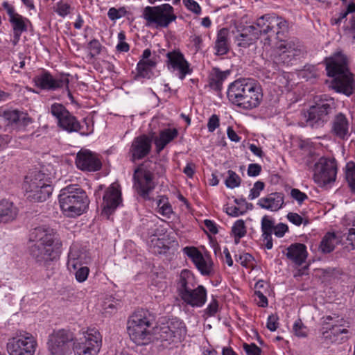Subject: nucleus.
Instances as JSON below:
<instances>
[{
    "instance_id": "obj_1",
    "label": "nucleus",
    "mask_w": 355,
    "mask_h": 355,
    "mask_svg": "<svg viewBox=\"0 0 355 355\" xmlns=\"http://www.w3.org/2000/svg\"><path fill=\"white\" fill-rule=\"evenodd\" d=\"M338 104L327 94L316 96L313 103L304 113L306 123L313 128H320L329 121L330 134L346 141L351 136L352 119L347 112H336Z\"/></svg>"
},
{
    "instance_id": "obj_2",
    "label": "nucleus",
    "mask_w": 355,
    "mask_h": 355,
    "mask_svg": "<svg viewBox=\"0 0 355 355\" xmlns=\"http://www.w3.org/2000/svg\"><path fill=\"white\" fill-rule=\"evenodd\" d=\"M30 241L37 242L31 247L30 254L37 263L48 265L59 258L62 243L53 229L46 226L35 227L31 232Z\"/></svg>"
},
{
    "instance_id": "obj_3",
    "label": "nucleus",
    "mask_w": 355,
    "mask_h": 355,
    "mask_svg": "<svg viewBox=\"0 0 355 355\" xmlns=\"http://www.w3.org/2000/svg\"><path fill=\"white\" fill-rule=\"evenodd\" d=\"M227 96L234 105L250 110L260 105L263 92L261 85L255 80L240 78L229 85Z\"/></svg>"
},
{
    "instance_id": "obj_4",
    "label": "nucleus",
    "mask_w": 355,
    "mask_h": 355,
    "mask_svg": "<svg viewBox=\"0 0 355 355\" xmlns=\"http://www.w3.org/2000/svg\"><path fill=\"white\" fill-rule=\"evenodd\" d=\"M327 75L334 77L332 88L338 93L347 96L355 91V80L349 71L347 57L341 52H337L325 59Z\"/></svg>"
},
{
    "instance_id": "obj_5",
    "label": "nucleus",
    "mask_w": 355,
    "mask_h": 355,
    "mask_svg": "<svg viewBox=\"0 0 355 355\" xmlns=\"http://www.w3.org/2000/svg\"><path fill=\"white\" fill-rule=\"evenodd\" d=\"M58 202L62 213L71 218L85 212L89 204L86 192L76 184L62 188L58 196Z\"/></svg>"
},
{
    "instance_id": "obj_6",
    "label": "nucleus",
    "mask_w": 355,
    "mask_h": 355,
    "mask_svg": "<svg viewBox=\"0 0 355 355\" xmlns=\"http://www.w3.org/2000/svg\"><path fill=\"white\" fill-rule=\"evenodd\" d=\"M152 318L148 311H135L128 322V332L131 340L139 345L148 344L150 340Z\"/></svg>"
},
{
    "instance_id": "obj_7",
    "label": "nucleus",
    "mask_w": 355,
    "mask_h": 355,
    "mask_svg": "<svg viewBox=\"0 0 355 355\" xmlns=\"http://www.w3.org/2000/svg\"><path fill=\"white\" fill-rule=\"evenodd\" d=\"M155 334L156 339L160 341L162 346L168 347L170 345L180 343L184 338L187 327L182 320L173 318L166 325L158 328Z\"/></svg>"
},
{
    "instance_id": "obj_8",
    "label": "nucleus",
    "mask_w": 355,
    "mask_h": 355,
    "mask_svg": "<svg viewBox=\"0 0 355 355\" xmlns=\"http://www.w3.org/2000/svg\"><path fill=\"white\" fill-rule=\"evenodd\" d=\"M142 17L148 25H155L157 28H166L176 19L174 9L168 3L145 7L142 12Z\"/></svg>"
},
{
    "instance_id": "obj_9",
    "label": "nucleus",
    "mask_w": 355,
    "mask_h": 355,
    "mask_svg": "<svg viewBox=\"0 0 355 355\" xmlns=\"http://www.w3.org/2000/svg\"><path fill=\"white\" fill-rule=\"evenodd\" d=\"M254 25L258 30L259 37L261 35H268V37L276 35L277 40H281V36L287 32L288 28L287 21L274 14H267L260 17Z\"/></svg>"
},
{
    "instance_id": "obj_10",
    "label": "nucleus",
    "mask_w": 355,
    "mask_h": 355,
    "mask_svg": "<svg viewBox=\"0 0 355 355\" xmlns=\"http://www.w3.org/2000/svg\"><path fill=\"white\" fill-rule=\"evenodd\" d=\"M102 346V336L96 328L83 332V337L74 343L75 355H97Z\"/></svg>"
},
{
    "instance_id": "obj_11",
    "label": "nucleus",
    "mask_w": 355,
    "mask_h": 355,
    "mask_svg": "<svg viewBox=\"0 0 355 355\" xmlns=\"http://www.w3.org/2000/svg\"><path fill=\"white\" fill-rule=\"evenodd\" d=\"M37 347L35 338L28 332L9 338L6 344L9 355H34Z\"/></svg>"
},
{
    "instance_id": "obj_12",
    "label": "nucleus",
    "mask_w": 355,
    "mask_h": 355,
    "mask_svg": "<svg viewBox=\"0 0 355 355\" xmlns=\"http://www.w3.org/2000/svg\"><path fill=\"white\" fill-rule=\"evenodd\" d=\"M302 52V46L297 40H280L274 49L271 58L277 64H288Z\"/></svg>"
},
{
    "instance_id": "obj_13",
    "label": "nucleus",
    "mask_w": 355,
    "mask_h": 355,
    "mask_svg": "<svg viewBox=\"0 0 355 355\" xmlns=\"http://www.w3.org/2000/svg\"><path fill=\"white\" fill-rule=\"evenodd\" d=\"M313 180L320 187L336 180L337 166L334 159L320 157L314 166Z\"/></svg>"
},
{
    "instance_id": "obj_14",
    "label": "nucleus",
    "mask_w": 355,
    "mask_h": 355,
    "mask_svg": "<svg viewBox=\"0 0 355 355\" xmlns=\"http://www.w3.org/2000/svg\"><path fill=\"white\" fill-rule=\"evenodd\" d=\"M50 112L57 119L58 125L62 130L73 132H80L83 129L78 119L63 105L57 103L52 104Z\"/></svg>"
},
{
    "instance_id": "obj_15",
    "label": "nucleus",
    "mask_w": 355,
    "mask_h": 355,
    "mask_svg": "<svg viewBox=\"0 0 355 355\" xmlns=\"http://www.w3.org/2000/svg\"><path fill=\"white\" fill-rule=\"evenodd\" d=\"M182 251L202 275L209 276L214 273V263L209 254H203L197 248L193 246H187L183 248Z\"/></svg>"
},
{
    "instance_id": "obj_16",
    "label": "nucleus",
    "mask_w": 355,
    "mask_h": 355,
    "mask_svg": "<svg viewBox=\"0 0 355 355\" xmlns=\"http://www.w3.org/2000/svg\"><path fill=\"white\" fill-rule=\"evenodd\" d=\"M167 67L169 71L175 73L180 79L184 80L187 75L192 73L190 64L185 59L184 55L180 51H171L166 54Z\"/></svg>"
},
{
    "instance_id": "obj_17",
    "label": "nucleus",
    "mask_w": 355,
    "mask_h": 355,
    "mask_svg": "<svg viewBox=\"0 0 355 355\" xmlns=\"http://www.w3.org/2000/svg\"><path fill=\"white\" fill-rule=\"evenodd\" d=\"M72 334L64 329L54 331L49 336V349L51 355H64L69 349V343L72 340Z\"/></svg>"
},
{
    "instance_id": "obj_18",
    "label": "nucleus",
    "mask_w": 355,
    "mask_h": 355,
    "mask_svg": "<svg viewBox=\"0 0 355 355\" xmlns=\"http://www.w3.org/2000/svg\"><path fill=\"white\" fill-rule=\"evenodd\" d=\"M152 149V140L146 135H142L135 137L130 146L128 155L132 162L141 160L147 157Z\"/></svg>"
},
{
    "instance_id": "obj_19",
    "label": "nucleus",
    "mask_w": 355,
    "mask_h": 355,
    "mask_svg": "<svg viewBox=\"0 0 355 355\" xmlns=\"http://www.w3.org/2000/svg\"><path fill=\"white\" fill-rule=\"evenodd\" d=\"M33 82L36 87L42 89L53 91L62 87L68 89L69 83L68 76L64 75L59 78H53L48 71H44L35 76L33 78Z\"/></svg>"
},
{
    "instance_id": "obj_20",
    "label": "nucleus",
    "mask_w": 355,
    "mask_h": 355,
    "mask_svg": "<svg viewBox=\"0 0 355 355\" xmlns=\"http://www.w3.org/2000/svg\"><path fill=\"white\" fill-rule=\"evenodd\" d=\"M0 120L5 122L7 125L16 130L24 129L32 120L27 113L17 110L1 109Z\"/></svg>"
},
{
    "instance_id": "obj_21",
    "label": "nucleus",
    "mask_w": 355,
    "mask_h": 355,
    "mask_svg": "<svg viewBox=\"0 0 355 355\" xmlns=\"http://www.w3.org/2000/svg\"><path fill=\"white\" fill-rule=\"evenodd\" d=\"M2 6L9 16V22L12 28L14 37L17 41H19L21 34L27 31L28 24L30 23V21L28 19L17 13L15 8L8 3V1H3Z\"/></svg>"
},
{
    "instance_id": "obj_22",
    "label": "nucleus",
    "mask_w": 355,
    "mask_h": 355,
    "mask_svg": "<svg viewBox=\"0 0 355 355\" xmlns=\"http://www.w3.org/2000/svg\"><path fill=\"white\" fill-rule=\"evenodd\" d=\"M75 162L77 168L83 171H97L102 166L98 155L87 149H81L77 153Z\"/></svg>"
},
{
    "instance_id": "obj_23",
    "label": "nucleus",
    "mask_w": 355,
    "mask_h": 355,
    "mask_svg": "<svg viewBox=\"0 0 355 355\" xmlns=\"http://www.w3.org/2000/svg\"><path fill=\"white\" fill-rule=\"evenodd\" d=\"M121 202V193L118 185L112 184L103 196L102 214L107 217L112 214Z\"/></svg>"
},
{
    "instance_id": "obj_24",
    "label": "nucleus",
    "mask_w": 355,
    "mask_h": 355,
    "mask_svg": "<svg viewBox=\"0 0 355 355\" xmlns=\"http://www.w3.org/2000/svg\"><path fill=\"white\" fill-rule=\"evenodd\" d=\"M207 290L202 286L199 285L196 288H190L184 291L180 296L182 300L192 307H202L207 301Z\"/></svg>"
},
{
    "instance_id": "obj_25",
    "label": "nucleus",
    "mask_w": 355,
    "mask_h": 355,
    "mask_svg": "<svg viewBox=\"0 0 355 355\" xmlns=\"http://www.w3.org/2000/svg\"><path fill=\"white\" fill-rule=\"evenodd\" d=\"M259 39V33L254 25L243 27L241 30H237L235 36L236 44L243 48H247Z\"/></svg>"
},
{
    "instance_id": "obj_26",
    "label": "nucleus",
    "mask_w": 355,
    "mask_h": 355,
    "mask_svg": "<svg viewBox=\"0 0 355 355\" xmlns=\"http://www.w3.org/2000/svg\"><path fill=\"white\" fill-rule=\"evenodd\" d=\"M153 179V173L149 170H144L142 177L135 184L137 193L146 200L150 199L149 195L155 189Z\"/></svg>"
},
{
    "instance_id": "obj_27",
    "label": "nucleus",
    "mask_w": 355,
    "mask_h": 355,
    "mask_svg": "<svg viewBox=\"0 0 355 355\" xmlns=\"http://www.w3.org/2000/svg\"><path fill=\"white\" fill-rule=\"evenodd\" d=\"M284 204V196L282 193H272L266 197L261 198L257 202L261 208L271 211L279 210Z\"/></svg>"
},
{
    "instance_id": "obj_28",
    "label": "nucleus",
    "mask_w": 355,
    "mask_h": 355,
    "mask_svg": "<svg viewBox=\"0 0 355 355\" xmlns=\"http://www.w3.org/2000/svg\"><path fill=\"white\" fill-rule=\"evenodd\" d=\"M38 186H41L42 187L52 186L51 180L49 175L40 171L35 170L26 176L24 188L29 187L36 189Z\"/></svg>"
},
{
    "instance_id": "obj_29",
    "label": "nucleus",
    "mask_w": 355,
    "mask_h": 355,
    "mask_svg": "<svg viewBox=\"0 0 355 355\" xmlns=\"http://www.w3.org/2000/svg\"><path fill=\"white\" fill-rule=\"evenodd\" d=\"M286 257L297 266L305 262L307 257L306 247L302 243H293L286 249Z\"/></svg>"
},
{
    "instance_id": "obj_30",
    "label": "nucleus",
    "mask_w": 355,
    "mask_h": 355,
    "mask_svg": "<svg viewBox=\"0 0 355 355\" xmlns=\"http://www.w3.org/2000/svg\"><path fill=\"white\" fill-rule=\"evenodd\" d=\"M214 49L216 55H225L230 51V40L227 28H223L217 32Z\"/></svg>"
},
{
    "instance_id": "obj_31",
    "label": "nucleus",
    "mask_w": 355,
    "mask_h": 355,
    "mask_svg": "<svg viewBox=\"0 0 355 355\" xmlns=\"http://www.w3.org/2000/svg\"><path fill=\"white\" fill-rule=\"evenodd\" d=\"M178 135V131L176 128H165L161 130L159 135L154 139L157 153L159 154Z\"/></svg>"
},
{
    "instance_id": "obj_32",
    "label": "nucleus",
    "mask_w": 355,
    "mask_h": 355,
    "mask_svg": "<svg viewBox=\"0 0 355 355\" xmlns=\"http://www.w3.org/2000/svg\"><path fill=\"white\" fill-rule=\"evenodd\" d=\"M274 227L275 220L271 216L265 215L262 217L261 221V236L268 250L272 249L273 246L272 234Z\"/></svg>"
},
{
    "instance_id": "obj_33",
    "label": "nucleus",
    "mask_w": 355,
    "mask_h": 355,
    "mask_svg": "<svg viewBox=\"0 0 355 355\" xmlns=\"http://www.w3.org/2000/svg\"><path fill=\"white\" fill-rule=\"evenodd\" d=\"M27 198L32 202H44L46 200L53 192V186L41 187L36 189L24 188Z\"/></svg>"
},
{
    "instance_id": "obj_34",
    "label": "nucleus",
    "mask_w": 355,
    "mask_h": 355,
    "mask_svg": "<svg viewBox=\"0 0 355 355\" xmlns=\"http://www.w3.org/2000/svg\"><path fill=\"white\" fill-rule=\"evenodd\" d=\"M84 253L77 245L70 247L67 263V269L70 272L83 266L84 263Z\"/></svg>"
},
{
    "instance_id": "obj_35",
    "label": "nucleus",
    "mask_w": 355,
    "mask_h": 355,
    "mask_svg": "<svg viewBox=\"0 0 355 355\" xmlns=\"http://www.w3.org/2000/svg\"><path fill=\"white\" fill-rule=\"evenodd\" d=\"M18 214V209L8 200H0V222L7 223L14 220Z\"/></svg>"
},
{
    "instance_id": "obj_36",
    "label": "nucleus",
    "mask_w": 355,
    "mask_h": 355,
    "mask_svg": "<svg viewBox=\"0 0 355 355\" xmlns=\"http://www.w3.org/2000/svg\"><path fill=\"white\" fill-rule=\"evenodd\" d=\"M340 241V238H339L335 232H328L322 238L319 250L323 254L330 253Z\"/></svg>"
},
{
    "instance_id": "obj_37",
    "label": "nucleus",
    "mask_w": 355,
    "mask_h": 355,
    "mask_svg": "<svg viewBox=\"0 0 355 355\" xmlns=\"http://www.w3.org/2000/svg\"><path fill=\"white\" fill-rule=\"evenodd\" d=\"M168 236L165 234L158 236L155 234L151 236L149 241L150 250L155 254H162L169 248Z\"/></svg>"
},
{
    "instance_id": "obj_38",
    "label": "nucleus",
    "mask_w": 355,
    "mask_h": 355,
    "mask_svg": "<svg viewBox=\"0 0 355 355\" xmlns=\"http://www.w3.org/2000/svg\"><path fill=\"white\" fill-rule=\"evenodd\" d=\"M194 277L189 270H182L180 274L177 283V288L180 296L184 291H188L193 287Z\"/></svg>"
},
{
    "instance_id": "obj_39",
    "label": "nucleus",
    "mask_w": 355,
    "mask_h": 355,
    "mask_svg": "<svg viewBox=\"0 0 355 355\" xmlns=\"http://www.w3.org/2000/svg\"><path fill=\"white\" fill-rule=\"evenodd\" d=\"M347 329L341 326H334L323 333L325 339L331 343H340L346 338Z\"/></svg>"
},
{
    "instance_id": "obj_40",
    "label": "nucleus",
    "mask_w": 355,
    "mask_h": 355,
    "mask_svg": "<svg viewBox=\"0 0 355 355\" xmlns=\"http://www.w3.org/2000/svg\"><path fill=\"white\" fill-rule=\"evenodd\" d=\"M156 66V62L153 60L139 61L137 65V76L144 78H150L153 75V69Z\"/></svg>"
},
{
    "instance_id": "obj_41",
    "label": "nucleus",
    "mask_w": 355,
    "mask_h": 355,
    "mask_svg": "<svg viewBox=\"0 0 355 355\" xmlns=\"http://www.w3.org/2000/svg\"><path fill=\"white\" fill-rule=\"evenodd\" d=\"M247 233L245 222L242 219L237 220L232 227V234L234 239V243L238 244L240 239Z\"/></svg>"
},
{
    "instance_id": "obj_42",
    "label": "nucleus",
    "mask_w": 355,
    "mask_h": 355,
    "mask_svg": "<svg viewBox=\"0 0 355 355\" xmlns=\"http://www.w3.org/2000/svg\"><path fill=\"white\" fill-rule=\"evenodd\" d=\"M227 73L218 69L211 74L209 81L210 87L214 90L219 91L222 88L223 83L227 78Z\"/></svg>"
},
{
    "instance_id": "obj_43",
    "label": "nucleus",
    "mask_w": 355,
    "mask_h": 355,
    "mask_svg": "<svg viewBox=\"0 0 355 355\" xmlns=\"http://www.w3.org/2000/svg\"><path fill=\"white\" fill-rule=\"evenodd\" d=\"M157 212L160 215L166 218H170L173 213L171 205L168 202V199L165 196H160L157 202Z\"/></svg>"
},
{
    "instance_id": "obj_44",
    "label": "nucleus",
    "mask_w": 355,
    "mask_h": 355,
    "mask_svg": "<svg viewBox=\"0 0 355 355\" xmlns=\"http://www.w3.org/2000/svg\"><path fill=\"white\" fill-rule=\"evenodd\" d=\"M235 260L242 266L252 270L254 266V259L249 253L241 252L235 255Z\"/></svg>"
},
{
    "instance_id": "obj_45",
    "label": "nucleus",
    "mask_w": 355,
    "mask_h": 355,
    "mask_svg": "<svg viewBox=\"0 0 355 355\" xmlns=\"http://www.w3.org/2000/svg\"><path fill=\"white\" fill-rule=\"evenodd\" d=\"M345 177L348 184L353 192L355 193V164L349 162L345 166Z\"/></svg>"
},
{
    "instance_id": "obj_46",
    "label": "nucleus",
    "mask_w": 355,
    "mask_h": 355,
    "mask_svg": "<svg viewBox=\"0 0 355 355\" xmlns=\"http://www.w3.org/2000/svg\"><path fill=\"white\" fill-rule=\"evenodd\" d=\"M355 12V3H349L346 8L345 10H343L340 12L338 17H335L331 19V24L335 25L340 24L343 19H345L347 15L350 13H354Z\"/></svg>"
},
{
    "instance_id": "obj_47",
    "label": "nucleus",
    "mask_w": 355,
    "mask_h": 355,
    "mask_svg": "<svg viewBox=\"0 0 355 355\" xmlns=\"http://www.w3.org/2000/svg\"><path fill=\"white\" fill-rule=\"evenodd\" d=\"M241 179L234 171L229 170L227 171V178L225 180V185L227 188L234 189L239 187Z\"/></svg>"
},
{
    "instance_id": "obj_48",
    "label": "nucleus",
    "mask_w": 355,
    "mask_h": 355,
    "mask_svg": "<svg viewBox=\"0 0 355 355\" xmlns=\"http://www.w3.org/2000/svg\"><path fill=\"white\" fill-rule=\"evenodd\" d=\"M72 8L67 2L60 1L56 3L55 12L60 17H65L71 13Z\"/></svg>"
},
{
    "instance_id": "obj_49",
    "label": "nucleus",
    "mask_w": 355,
    "mask_h": 355,
    "mask_svg": "<svg viewBox=\"0 0 355 355\" xmlns=\"http://www.w3.org/2000/svg\"><path fill=\"white\" fill-rule=\"evenodd\" d=\"M87 48L91 57L94 58L101 53L103 46L97 39H93L88 43Z\"/></svg>"
},
{
    "instance_id": "obj_50",
    "label": "nucleus",
    "mask_w": 355,
    "mask_h": 355,
    "mask_svg": "<svg viewBox=\"0 0 355 355\" xmlns=\"http://www.w3.org/2000/svg\"><path fill=\"white\" fill-rule=\"evenodd\" d=\"M127 14V10L125 7H121L116 9L114 7L110 8L107 12V16L110 19L115 21L123 17H125Z\"/></svg>"
},
{
    "instance_id": "obj_51",
    "label": "nucleus",
    "mask_w": 355,
    "mask_h": 355,
    "mask_svg": "<svg viewBox=\"0 0 355 355\" xmlns=\"http://www.w3.org/2000/svg\"><path fill=\"white\" fill-rule=\"evenodd\" d=\"M89 269L87 266H81L76 270H73L71 273H73L77 282L82 283L84 282L88 277Z\"/></svg>"
},
{
    "instance_id": "obj_52",
    "label": "nucleus",
    "mask_w": 355,
    "mask_h": 355,
    "mask_svg": "<svg viewBox=\"0 0 355 355\" xmlns=\"http://www.w3.org/2000/svg\"><path fill=\"white\" fill-rule=\"evenodd\" d=\"M265 184L261 181H257L254 184L253 187L250 189L248 198L250 200H253L260 196V193L263 190Z\"/></svg>"
},
{
    "instance_id": "obj_53",
    "label": "nucleus",
    "mask_w": 355,
    "mask_h": 355,
    "mask_svg": "<svg viewBox=\"0 0 355 355\" xmlns=\"http://www.w3.org/2000/svg\"><path fill=\"white\" fill-rule=\"evenodd\" d=\"M293 329L295 336L298 337H306L307 336V329L301 320H297L294 322Z\"/></svg>"
},
{
    "instance_id": "obj_54",
    "label": "nucleus",
    "mask_w": 355,
    "mask_h": 355,
    "mask_svg": "<svg viewBox=\"0 0 355 355\" xmlns=\"http://www.w3.org/2000/svg\"><path fill=\"white\" fill-rule=\"evenodd\" d=\"M125 33L121 31L118 34L119 42L116 46V50L119 52H128L130 49L129 44L125 42Z\"/></svg>"
},
{
    "instance_id": "obj_55",
    "label": "nucleus",
    "mask_w": 355,
    "mask_h": 355,
    "mask_svg": "<svg viewBox=\"0 0 355 355\" xmlns=\"http://www.w3.org/2000/svg\"><path fill=\"white\" fill-rule=\"evenodd\" d=\"M286 217L291 223L297 226H300L302 223H304V225H306L309 223L308 220L304 219L297 213L290 212L287 214Z\"/></svg>"
},
{
    "instance_id": "obj_56",
    "label": "nucleus",
    "mask_w": 355,
    "mask_h": 355,
    "mask_svg": "<svg viewBox=\"0 0 355 355\" xmlns=\"http://www.w3.org/2000/svg\"><path fill=\"white\" fill-rule=\"evenodd\" d=\"M218 311V302L216 299H212L207 307L204 310V313L207 317H212L216 315Z\"/></svg>"
},
{
    "instance_id": "obj_57",
    "label": "nucleus",
    "mask_w": 355,
    "mask_h": 355,
    "mask_svg": "<svg viewBox=\"0 0 355 355\" xmlns=\"http://www.w3.org/2000/svg\"><path fill=\"white\" fill-rule=\"evenodd\" d=\"M184 6L191 12L199 15L201 12L200 5L194 0H182Z\"/></svg>"
},
{
    "instance_id": "obj_58",
    "label": "nucleus",
    "mask_w": 355,
    "mask_h": 355,
    "mask_svg": "<svg viewBox=\"0 0 355 355\" xmlns=\"http://www.w3.org/2000/svg\"><path fill=\"white\" fill-rule=\"evenodd\" d=\"M291 196L295 200L299 205H301L304 201L308 199V196L298 189H292L291 191Z\"/></svg>"
},
{
    "instance_id": "obj_59",
    "label": "nucleus",
    "mask_w": 355,
    "mask_h": 355,
    "mask_svg": "<svg viewBox=\"0 0 355 355\" xmlns=\"http://www.w3.org/2000/svg\"><path fill=\"white\" fill-rule=\"evenodd\" d=\"M220 126V118L217 114H212L208 119L207 129L209 132H213Z\"/></svg>"
},
{
    "instance_id": "obj_60",
    "label": "nucleus",
    "mask_w": 355,
    "mask_h": 355,
    "mask_svg": "<svg viewBox=\"0 0 355 355\" xmlns=\"http://www.w3.org/2000/svg\"><path fill=\"white\" fill-rule=\"evenodd\" d=\"M243 349L247 355H261V349L254 343L243 345Z\"/></svg>"
},
{
    "instance_id": "obj_61",
    "label": "nucleus",
    "mask_w": 355,
    "mask_h": 355,
    "mask_svg": "<svg viewBox=\"0 0 355 355\" xmlns=\"http://www.w3.org/2000/svg\"><path fill=\"white\" fill-rule=\"evenodd\" d=\"M288 231V227L287 225L284 223H278L277 225H275L274 230L272 234H274L277 237L282 238L284 236L286 232Z\"/></svg>"
},
{
    "instance_id": "obj_62",
    "label": "nucleus",
    "mask_w": 355,
    "mask_h": 355,
    "mask_svg": "<svg viewBox=\"0 0 355 355\" xmlns=\"http://www.w3.org/2000/svg\"><path fill=\"white\" fill-rule=\"evenodd\" d=\"M278 320L279 318L277 315H269L267 320V328L271 331H276L279 326Z\"/></svg>"
},
{
    "instance_id": "obj_63",
    "label": "nucleus",
    "mask_w": 355,
    "mask_h": 355,
    "mask_svg": "<svg viewBox=\"0 0 355 355\" xmlns=\"http://www.w3.org/2000/svg\"><path fill=\"white\" fill-rule=\"evenodd\" d=\"M261 171V166L258 164H250L248 168V175L250 177L259 175Z\"/></svg>"
},
{
    "instance_id": "obj_64",
    "label": "nucleus",
    "mask_w": 355,
    "mask_h": 355,
    "mask_svg": "<svg viewBox=\"0 0 355 355\" xmlns=\"http://www.w3.org/2000/svg\"><path fill=\"white\" fill-rule=\"evenodd\" d=\"M254 294L257 297V304L261 307H266L268 304V299L261 291H254Z\"/></svg>"
}]
</instances>
